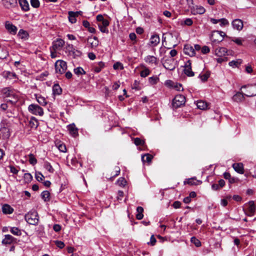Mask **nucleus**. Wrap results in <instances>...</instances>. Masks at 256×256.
Masks as SVG:
<instances>
[{
  "mask_svg": "<svg viewBox=\"0 0 256 256\" xmlns=\"http://www.w3.org/2000/svg\"><path fill=\"white\" fill-rule=\"evenodd\" d=\"M210 72H206V73L204 74H200L198 76V78H200L202 82H206L208 78L210 77Z\"/></svg>",
  "mask_w": 256,
  "mask_h": 256,
  "instance_id": "37",
  "label": "nucleus"
},
{
  "mask_svg": "<svg viewBox=\"0 0 256 256\" xmlns=\"http://www.w3.org/2000/svg\"><path fill=\"white\" fill-rule=\"evenodd\" d=\"M232 167L234 170L238 172L240 174L244 173V166L243 164L242 163H235L232 165Z\"/></svg>",
  "mask_w": 256,
  "mask_h": 256,
  "instance_id": "23",
  "label": "nucleus"
},
{
  "mask_svg": "<svg viewBox=\"0 0 256 256\" xmlns=\"http://www.w3.org/2000/svg\"><path fill=\"white\" fill-rule=\"evenodd\" d=\"M210 52V48L207 46H204L202 48V52L204 54H206Z\"/></svg>",
  "mask_w": 256,
  "mask_h": 256,
  "instance_id": "60",
  "label": "nucleus"
},
{
  "mask_svg": "<svg viewBox=\"0 0 256 256\" xmlns=\"http://www.w3.org/2000/svg\"><path fill=\"white\" fill-rule=\"evenodd\" d=\"M186 98L182 94H178L172 100V105L175 108H177L184 105Z\"/></svg>",
  "mask_w": 256,
  "mask_h": 256,
  "instance_id": "2",
  "label": "nucleus"
},
{
  "mask_svg": "<svg viewBox=\"0 0 256 256\" xmlns=\"http://www.w3.org/2000/svg\"><path fill=\"white\" fill-rule=\"evenodd\" d=\"M44 168L47 170H48L50 172V173L54 172V170L52 168V166L50 165V164L48 162H44Z\"/></svg>",
  "mask_w": 256,
  "mask_h": 256,
  "instance_id": "41",
  "label": "nucleus"
},
{
  "mask_svg": "<svg viewBox=\"0 0 256 256\" xmlns=\"http://www.w3.org/2000/svg\"><path fill=\"white\" fill-rule=\"evenodd\" d=\"M118 194L117 199L118 200H121L124 196V192L122 190H118Z\"/></svg>",
  "mask_w": 256,
  "mask_h": 256,
  "instance_id": "64",
  "label": "nucleus"
},
{
  "mask_svg": "<svg viewBox=\"0 0 256 256\" xmlns=\"http://www.w3.org/2000/svg\"><path fill=\"white\" fill-rule=\"evenodd\" d=\"M2 211L5 214H12L14 209L8 204H5L2 207Z\"/></svg>",
  "mask_w": 256,
  "mask_h": 256,
  "instance_id": "26",
  "label": "nucleus"
},
{
  "mask_svg": "<svg viewBox=\"0 0 256 256\" xmlns=\"http://www.w3.org/2000/svg\"><path fill=\"white\" fill-rule=\"evenodd\" d=\"M19 4L22 10L27 12L30 10L29 4L26 0H19Z\"/></svg>",
  "mask_w": 256,
  "mask_h": 256,
  "instance_id": "22",
  "label": "nucleus"
},
{
  "mask_svg": "<svg viewBox=\"0 0 256 256\" xmlns=\"http://www.w3.org/2000/svg\"><path fill=\"white\" fill-rule=\"evenodd\" d=\"M8 168L10 169V171L14 174H16L18 172V170L13 166L10 165Z\"/></svg>",
  "mask_w": 256,
  "mask_h": 256,
  "instance_id": "58",
  "label": "nucleus"
},
{
  "mask_svg": "<svg viewBox=\"0 0 256 256\" xmlns=\"http://www.w3.org/2000/svg\"><path fill=\"white\" fill-rule=\"evenodd\" d=\"M68 129L70 134L74 137H76L78 135V129L76 128L74 124L68 125Z\"/></svg>",
  "mask_w": 256,
  "mask_h": 256,
  "instance_id": "17",
  "label": "nucleus"
},
{
  "mask_svg": "<svg viewBox=\"0 0 256 256\" xmlns=\"http://www.w3.org/2000/svg\"><path fill=\"white\" fill-rule=\"evenodd\" d=\"M183 71L184 74L188 76L191 77L194 76V72L192 71V63L190 60H188L186 62Z\"/></svg>",
  "mask_w": 256,
  "mask_h": 256,
  "instance_id": "6",
  "label": "nucleus"
},
{
  "mask_svg": "<svg viewBox=\"0 0 256 256\" xmlns=\"http://www.w3.org/2000/svg\"><path fill=\"white\" fill-rule=\"evenodd\" d=\"M30 4L32 7L38 8L40 6V2L38 0H30Z\"/></svg>",
  "mask_w": 256,
  "mask_h": 256,
  "instance_id": "50",
  "label": "nucleus"
},
{
  "mask_svg": "<svg viewBox=\"0 0 256 256\" xmlns=\"http://www.w3.org/2000/svg\"><path fill=\"white\" fill-rule=\"evenodd\" d=\"M144 208L142 206H138L136 208V218L138 220H142L144 217L143 214Z\"/></svg>",
  "mask_w": 256,
  "mask_h": 256,
  "instance_id": "30",
  "label": "nucleus"
},
{
  "mask_svg": "<svg viewBox=\"0 0 256 256\" xmlns=\"http://www.w3.org/2000/svg\"><path fill=\"white\" fill-rule=\"evenodd\" d=\"M36 99L37 102L42 106H44L47 104V102L46 100V98L41 96H38V94H35Z\"/></svg>",
  "mask_w": 256,
  "mask_h": 256,
  "instance_id": "29",
  "label": "nucleus"
},
{
  "mask_svg": "<svg viewBox=\"0 0 256 256\" xmlns=\"http://www.w3.org/2000/svg\"><path fill=\"white\" fill-rule=\"evenodd\" d=\"M10 136L9 130L6 127H3L0 128V138H8Z\"/></svg>",
  "mask_w": 256,
  "mask_h": 256,
  "instance_id": "20",
  "label": "nucleus"
},
{
  "mask_svg": "<svg viewBox=\"0 0 256 256\" xmlns=\"http://www.w3.org/2000/svg\"><path fill=\"white\" fill-rule=\"evenodd\" d=\"M150 74V70L148 68H145L144 69L141 71L140 76L143 78H145L148 76Z\"/></svg>",
  "mask_w": 256,
  "mask_h": 256,
  "instance_id": "44",
  "label": "nucleus"
},
{
  "mask_svg": "<svg viewBox=\"0 0 256 256\" xmlns=\"http://www.w3.org/2000/svg\"><path fill=\"white\" fill-rule=\"evenodd\" d=\"M76 13H74V12H68L69 21L72 24L75 23L76 22Z\"/></svg>",
  "mask_w": 256,
  "mask_h": 256,
  "instance_id": "34",
  "label": "nucleus"
},
{
  "mask_svg": "<svg viewBox=\"0 0 256 256\" xmlns=\"http://www.w3.org/2000/svg\"><path fill=\"white\" fill-rule=\"evenodd\" d=\"M28 111L33 114L42 116L44 114L43 109L38 104H31L28 106Z\"/></svg>",
  "mask_w": 256,
  "mask_h": 256,
  "instance_id": "4",
  "label": "nucleus"
},
{
  "mask_svg": "<svg viewBox=\"0 0 256 256\" xmlns=\"http://www.w3.org/2000/svg\"><path fill=\"white\" fill-rule=\"evenodd\" d=\"M196 106L198 108L202 110H206L208 106V103L202 100L198 101Z\"/></svg>",
  "mask_w": 256,
  "mask_h": 256,
  "instance_id": "28",
  "label": "nucleus"
},
{
  "mask_svg": "<svg viewBox=\"0 0 256 256\" xmlns=\"http://www.w3.org/2000/svg\"><path fill=\"white\" fill-rule=\"evenodd\" d=\"M241 64L240 60H232L229 62V65L231 66H238Z\"/></svg>",
  "mask_w": 256,
  "mask_h": 256,
  "instance_id": "51",
  "label": "nucleus"
},
{
  "mask_svg": "<svg viewBox=\"0 0 256 256\" xmlns=\"http://www.w3.org/2000/svg\"><path fill=\"white\" fill-rule=\"evenodd\" d=\"M2 4L6 8H12L18 6L17 0H2Z\"/></svg>",
  "mask_w": 256,
  "mask_h": 256,
  "instance_id": "10",
  "label": "nucleus"
},
{
  "mask_svg": "<svg viewBox=\"0 0 256 256\" xmlns=\"http://www.w3.org/2000/svg\"><path fill=\"white\" fill-rule=\"evenodd\" d=\"M5 28L12 34H15L16 33L17 28L8 21L6 22Z\"/></svg>",
  "mask_w": 256,
  "mask_h": 256,
  "instance_id": "14",
  "label": "nucleus"
},
{
  "mask_svg": "<svg viewBox=\"0 0 256 256\" xmlns=\"http://www.w3.org/2000/svg\"><path fill=\"white\" fill-rule=\"evenodd\" d=\"M2 92L5 96V97H10L11 96H12V94H11V90L8 88H3L2 90Z\"/></svg>",
  "mask_w": 256,
  "mask_h": 256,
  "instance_id": "43",
  "label": "nucleus"
},
{
  "mask_svg": "<svg viewBox=\"0 0 256 256\" xmlns=\"http://www.w3.org/2000/svg\"><path fill=\"white\" fill-rule=\"evenodd\" d=\"M53 229L56 232H59L61 230V226L58 224H55L53 226Z\"/></svg>",
  "mask_w": 256,
  "mask_h": 256,
  "instance_id": "61",
  "label": "nucleus"
},
{
  "mask_svg": "<svg viewBox=\"0 0 256 256\" xmlns=\"http://www.w3.org/2000/svg\"><path fill=\"white\" fill-rule=\"evenodd\" d=\"M26 220L30 224L36 225L38 222V216L35 210L30 211L24 216Z\"/></svg>",
  "mask_w": 256,
  "mask_h": 256,
  "instance_id": "1",
  "label": "nucleus"
},
{
  "mask_svg": "<svg viewBox=\"0 0 256 256\" xmlns=\"http://www.w3.org/2000/svg\"><path fill=\"white\" fill-rule=\"evenodd\" d=\"M191 12L193 14H204L206 12L205 8L200 6H193L192 8H191Z\"/></svg>",
  "mask_w": 256,
  "mask_h": 256,
  "instance_id": "16",
  "label": "nucleus"
},
{
  "mask_svg": "<svg viewBox=\"0 0 256 256\" xmlns=\"http://www.w3.org/2000/svg\"><path fill=\"white\" fill-rule=\"evenodd\" d=\"M104 62H100L98 64L93 66L92 70L94 72L98 73L101 71V70H102V68H104Z\"/></svg>",
  "mask_w": 256,
  "mask_h": 256,
  "instance_id": "25",
  "label": "nucleus"
},
{
  "mask_svg": "<svg viewBox=\"0 0 256 256\" xmlns=\"http://www.w3.org/2000/svg\"><path fill=\"white\" fill-rule=\"evenodd\" d=\"M184 23L186 26H190L192 25L193 22L191 18H187L184 20Z\"/></svg>",
  "mask_w": 256,
  "mask_h": 256,
  "instance_id": "59",
  "label": "nucleus"
},
{
  "mask_svg": "<svg viewBox=\"0 0 256 256\" xmlns=\"http://www.w3.org/2000/svg\"><path fill=\"white\" fill-rule=\"evenodd\" d=\"M187 183L190 185L197 184V182H196L194 178H191L188 180Z\"/></svg>",
  "mask_w": 256,
  "mask_h": 256,
  "instance_id": "57",
  "label": "nucleus"
},
{
  "mask_svg": "<svg viewBox=\"0 0 256 256\" xmlns=\"http://www.w3.org/2000/svg\"><path fill=\"white\" fill-rule=\"evenodd\" d=\"M16 242V238L10 234H6L2 240V244L4 245L10 244Z\"/></svg>",
  "mask_w": 256,
  "mask_h": 256,
  "instance_id": "15",
  "label": "nucleus"
},
{
  "mask_svg": "<svg viewBox=\"0 0 256 256\" xmlns=\"http://www.w3.org/2000/svg\"><path fill=\"white\" fill-rule=\"evenodd\" d=\"M256 210V206L254 204V201H250L248 204V210L245 212V214L249 216H252L254 215Z\"/></svg>",
  "mask_w": 256,
  "mask_h": 256,
  "instance_id": "8",
  "label": "nucleus"
},
{
  "mask_svg": "<svg viewBox=\"0 0 256 256\" xmlns=\"http://www.w3.org/2000/svg\"><path fill=\"white\" fill-rule=\"evenodd\" d=\"M192 243L194 244L196 247H200L201 246V242L199 240L197 239L196 237L193 236L190 239Z\"/></svg>",
  "mask_w": 256,
  "mask_h": 256,
  "instance_id": "42",
  "label": "nucleus"
},
{
  "mask_svg": "<svg viewBox=\"0 0 256 256\" xmlns=\"http://www.w3.org/2000/svg\"><path fill=\"white\" fill-rule=\"evenodd\" d=\"M232 40L238 45H242V41L240 38H234Z\"/></svg>",
  "mask_w": 256,
  "mask_h": 256,
  "instance_id": "62",
  "label": "nucleus"
},
{
  "mask_svg": "<svg viewBox=\"0 0 256 256\" xmlns=\"http://www.w3.org/2000/svg\"><path fill=\"white\" fill-rule=\"evenodd\" d=\"M44 178V176L40 172L36 173V178L38 182L42 181Z\"/></svg>",
  "mask_w": 256,
  "mask_h": 256,
  "instance_id": "53",
  "label": "nucleus"
},
{
  "mask_svg": "<svg viewBox=\"0 0 256 256\" xmlns=\"http://www.w3.org/2000/svg\"><path fill=\"white\" fill-rule=\"evenodd\" d=\"M134 143L136 146H144V142L140 138H134Z\"/></svg>",
  "mask_w": 256,
  "mask_h": 256,
  "instance_id": "45",
  "label": "nucleus"
},
{
  "mask_svg": "<svg viewBox=\"0 0 256 256\" xmlns=\"http://www.w3.org/2000/svg\"><path fill=\"white\" fill-rule=\"evenodd\" d=\"M18 36L22 39L26 40L28 38V34L26 31L21 29L18 33Z\"/></svg>",
  "mask_w": 256,
  "mask_h": 256,
  "instance_id": "32",
  "label": "nucleus"
},
{
  "mask_svg": "<svg viewBox=\"0 0 256 256\" xmlns=\"http://www.w3.org/2000/svg\"><path fill=\"white\" fill-rule=\"evenodd\" d=\"M24 180L26 182H30L32 180V176L31 175V174H30V173H26V174H24Z\"/></svg>",
  "mask_w": 256,
  "mask_h": 256,
  "instance_id": "47",
  "label": "nucleus"
},
{
  "mask_svg": "<svg viewBox=\"0 0 256 256\" xmlns=\"http://www.w3.org/2000/svg\"><path fill=\"white\" fill-rule=\"evenodd\" d=\"M162 65L166 69L170 70H173L176 68L174 60L172 58L166 60L163 62Z\"/></svg>",
  "mask_w": 256,
  "mask_h": 256,
  "instance_id": "7",
  "label": "nucleus"
},
{
  "mask_svg": "<svg viewBox=\"0 0 256 256\" xmlns=\"http://www.w3.org/2000/svg\"><path fill=\"white\" fill-rule=\"evenodd\" d=\"M68 47L69 50V54L73 57V58H76L81 57L82 52L80 50L74 48L72 45H68Z\"/></svg>",
  "mask_w": 256,
  "mask_h": 256,
  "instance_id": "9",
  "label": "nucleus"
},
{
  "mask_svg": "<svg viewBox=\"0 0 256 256\" xmlns=\"http://www.w3.org/2000/svg\"><path fill=\"white\" fill-rule=\"evenodd\" d=\"M28 126L32 128H36L38 126V122L36 118L32 117L28 121Z\"/></svg>",
  "mask_w": 256,
  "mask_h": 256,
  "instance_id": "24",
  "label": "nucleus"
},
{
  "mask_svg": "<svg viewBox=\"0 0 256 256\" xmlns=\"http://www.w3.org/2000/svg\"><path fill=\"white\" fill-rule=\"evenodd\" d=\"M126 180L122 177L120 178L117 180L118 184L121 186H124L126 185Z\"/></svg>",
  "mask_w": 256,
  "mask_h": 256,
  "instance_id": "46",
  "label": "nucleus"
},
{
  "mask_svg": "<svg viewBox=\"0 0 256 256\" xmlns=\"http://www.w3.org/2000/svg\"><path fill=\"white\" fill-rule=\"evenodd\" d=\"M180 205H181V202L179 201H176L172 204V206L175 208H179L180 206Z\"/></svg>",
  "mask_w": 256,
  "mask_h": 256,
  "instance_id": "63",
  "label": "nucleus"
},
{
  "mask_svg": "<svg viewBox=\"0 0 256 256\" xmlns=\"http://www.w3.org/2000/svg\"><path fill=\"white\" fill-rule=\"evenodd\" d=\"M54 243L56 244V246L60 248H62L64 246V243L62 241L56 240L54 242Z\"/></svg>",
  "mask_w": 256,
  "mask_h": 256,
  "instance_id": "56",
  "label": "nucleus"
},
{
  "mask_svg": "<svg viewBox=\"0 0 256 256\" xmlns=\"http://www.w3.org/2000/svg\"><path fill=\"white\" fill-rule=\"evenodd\" d=\"M41 196L44 202H48L50 200V193L48 190H44L41 194Z\"/></svg>",
  "mask_w": 256,
  "mask_h": 256,
  "instance_id": "33",
  "label": "nucleus"
},
{
  "mask_svg": "<svg viewBox=\"0 0 256 256\" xmlns=\"http://www.w3.org/2000/svg\"><path fill=\"white\" fill-rule=\"evenodd\" d=\"M113 68L116 70H118V69L123 70L124 66H123L122 64V63H120V62H116L115 64H114L113 66Z\"/></svg>",
  "mask_w": 256,
  "mask_h": 256,
  "instance_id": "49",
  "label": "nucleus"
},
{
  "mask_svg": "<svg viewBox=\"0 0 256 256\" xmlns=\"http://www.w3.org/2000/svg\"><path fill=\"white\" fill-rule=\"evenodd\" d=\"M244 94L240 92H237L233 96L232 100L234 102H242L244 99Z\"/></svg>",
  "mask_w": 256,
  "mask_h": 256,
  "instance_id": "19",
  "label": "nucleus"
},
{
  "mask_svg": "<svg viewBox=\"0 0 256 256\" xmlns=\"http://www.w3.org/2000/svg\"><path fill=\"white\" fill-rule=\"evenodd\" d=\"M152 158V156L148 154H146L142 156V160L144 162H150Z\"/></svg>",
  "mask_w": 256,
  "mask_h": 256,
  "instance_id": "36",
  "label": "nucleus"
},
{
  "mask_svg": "<svg viewBox=\"0 0 256 256\" xmlns=\"http://www.w3.org/2000/svg\"><path fill=\"white\" fill-rule=\"evenodd\" d=\"M160 38L158 35L154 34L150 38V43L152 46H156L160 43Z\"/></svg>",
  "mask_w": 256,
  "mask_h": 256,
  "instance_id": "21",
  "label": "nucleus"
},
{
  "mask_svg": "<svg viewBox=\"0 0 256 256\" xmlns=\"http://www.w3.org/2000/svg\"><path fill=\"white\" fill-rule=\"evenodd\" d=\"M220 21L219 22H220V25L222 26L228 24V20L224 18H222L220 19Z\"/></svg>",
  "mask_w": 256,
  "mask_h": 256,
  "instance_id": "55",
  "label": "nucleus"
},
{
  "mask_svg": "<svg viewBox=\"0 0 256 256\" xmlns=\"http://www.w3.org/2000/svg\"><path fill=\"white\" fill-rule=\"evenodd\" d=\"M184 52L186 54L190 56H193L196 54V52L194 47L190 44H186L184 48Z\"/></svg>",
  "mask_w": 256,
  "mask_h": 256,
  "instance_id": "13",
  "label": "nucleus"
},
{
  "mask_svg": "<svg viewBox=\"0 0 256 256\" xmlns=\"http://www.w3.org/2000/svg\"><path fill=\"white\" fill-rule=\"evenodd\" d=\"M144 60L148 64H157V58L156 57L152 56H148L144 58Z\"/></svg>",
  "mask_w": 256,
  "mask_h": 256,
  "instance_id": "27",
  "label": "nucleus"
},
{
  "mask_svg": "<svg viewBox=\"0 0 256 256\" xmlns=\"http://www.w3.org/2000/svg\"><path fill=\"white\" fill-rule=\"evenodd\" d=\"M87 42L90 44L92 48H96L98 45V38L96 36H90L87 38Z\"/></svg>",
  "mask_w": 256,
  "mask_h": 256,
  "instance_id": "18",
  "label": "nucleus"
},
{
  "mask_svg": "<svg viewBox=\"0 0 256 256\" xmlns=\"http://www.w3.org/2000/svg\"><path fill=\"white\" fill-rule=\"evenodd\" d=\"M58 150L62 152H65L66 151V145L64 144H58Z\"/></svg>",
  "mask_w": 256,
  "mask_h": 256,
  "instance_id": "52",
  "label": "nucleus"
},
{
  "mask_svg": "<svg viewBox=\"0 0 256 256\" xmlns=\"http://www.w3.org/2000/svg\"><path fill=\"white\" fill-rule=\"evenodd\" d=\"M98 28H99L100 30L102 32H104V33H108V28H106V27L104 26H102L101 24H98Z\"/></svg>",
  "mask_w": 256,
  "mask_h": 256,
  "instance_id": "54",
  "label": "nucleus"
},
{
  "mask_svg": "<svg viewBox=\"0 0 256 256\" xmlns=\"http://www.w3.org/2000/svg\"><path fill=\"white\" fill-rule=\"evenodd\" d=\"M225 35V33L222 31L218 30L214 32L211 38L212 41V42H220L222 40Z\"/></svg>",
  "mask_w": 256,
  "mask_h": 256,
  "instance_id": "5",
  "label": "nucleus"
},
{
  "mask_svg": "<svg viewBox=\"0 0 256 256\" xmlns=\"http://www.w3.org/2000/svg\"><path fill=\"white\" fill-rule=\"evenodd\" d=\"M232 24L234 29L238 31L241 30L244 27L243 22L238 18L234 20L232 22Z\"/></svg>",
  "mask_w": 256,
  "mask_h": 256,
  "instance_id": "12",
  "label": "nucleus"
},
{
  "mask_svg": "<svg viewBox=\"0 0 256 256\" xmlns=\"http://www.w3.org/2000/svg\"><path fill=\"white\" fill-rule=\"evenodd\" d=\"M64 44V42L62 39H57L52 42V46L51 47L54 51L60 50Z\"/></svg>",
  "mask_w": 256,
  "mask_h": 256,
  "instance_id": "11",
  "label": "nucleus"
},
{
  "mask_svg": "<svg viewBox=\"0 0 256 256\" xmlns=\"http://www.w3.org/2000/svg\"><path fill=\"white\" fill-rule=\"evenodd\" d=\"M10 232L14 235L20 236L22 234L21 231L20 229L16 227H12L10 228Z\"/></svg>",
  "mask_w": 256,
  "mask_h": 256,
  "instance_id": "40",
  "label": "nucleus"
},
{
  "mask_svg": "<svg viewBox=\"0 0 256 256\" xmlns=\"http://www.w3.org/2000/svg\"><path fill=\"white\" fill-rule=\"evenodd\" d=\"M53 94H54L60 95L62 94V89L58 84H54L52 88Z\"/></svg>",
  "mask_w": 256,
  "mask_h": 256,
  "instance_id": "31",
  "label": "nucleus"
},
{
  "mask_svg": "<svg viewBox=\"0 0 256 256\" xmlns=\"http://www.w3.org/2000/svg\"><path fill=\"white\" fill-rule=\"evenodd\" d=\"M148 80L149 82L151 84L153 85L156 84L158 82V78L157 76H152L149 78Z\"/></svg>",
  "mask_w": 256,
  "mask_h": 256,
  "instance_id": "48",
  "label": "nucleus"
},
{
  "mask_svg": "<svg viewBox=\"0 0 256 256\" xmlns=\"http://www.w3.org/2000/svg\"><path fill=\"white\" fill-rule=\"evenodd\" d=\"M28 156L29 158L28 161L31 164L34 166L37 163V160L33 154H30Z\"/></svg>",
  "mask_w": 256,
  "mask_h": 256,
  "instance_id": "39",
  "label": "nucleus"
},
{
  "mask_svg": "<svg viewBox=\"0 0 256 256\" xmlns=\"http://www.w3.org/2000/svg\"><path fill=\"white\" fill-rule=\"evenodd\" d=\"M226 52V49L224 48H220L218 49H216V54L219 56L225 55Z\"/></svg>",
  "mask_w": 256,
  "mask_h": 256,
  "instance_id": "35",
  "label": "nucleus"
},
{
  "mask_svg": "<svg viewBox=\"0 0 256 256\" xmlns=\"http://www.w3.org/2000/svg\"><path fill=\"white\" fill-rule=\"evenodd\" d=\"M74 74L78 76L86 74V72L82 67H78L74 70Z\"/></svg>",
  "mask_w": 256,
  "mask_h": 256,
  "instance_id": "38",
  "label": "nucleus"
},
{
  "mask_svg": "<svg viewBox=\"0 0 256 256\" xmlns=\"http://www.w3.org/2000/svg\"><path fill=\"white\" fill-rule=\"evenodd\" d=\"M56 72L60 74H62L67 69V64L66 62L62 60H58L55 63Z\"/></svg>",
  "mask_w": 256,
  "mask_h": 256,
  "instance_id": "3",
  "label": "nucleus"
}]
</instances>
